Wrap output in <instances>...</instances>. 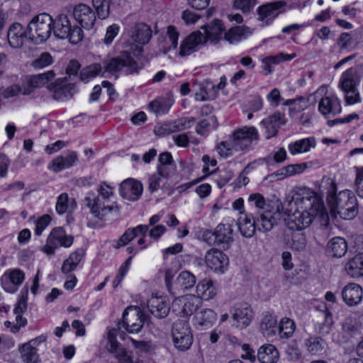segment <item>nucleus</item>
Here are the masks:
<instances>
[{
    "mask_svg": "<svg viewBox=\"0 0 363 363\" xmlns=\"http://www.w3.org/2000/svg\"><path fill=\"white\" fill-rule=\"evenodd\" d=\"M172 336L174 345L179 350L186 351L193 343L191 329L187 321L179 320L174 323Z\"/></svg>",
    "mask_w": 363,
    "mask_h": 363,
    "instance_id": "nucleus-10",
    "label": "nucleus"
},
{
    "mask_svg": "<svg viewBox=\"0 0 363 363\" xmlns=\"http://www.w3.org/2000/svg\"><path fill=\"white\" fill-rule=\"evenodd\" d=\"M104 67L106 72L116 73L123 70L126 74L138 73L140 69L137 62L127 52L105 61Z\"/></svg>",
    "mask_w": 363,
    "mask_h": 363,
    "instance_id": "nucleus-9",
    "label": "nucleus"
},
{
    "mask_svg": "<svg viewBox=\"0 0 363 363\" xmlns=\"http://www.w3.org/2000/svg\"><path fill=\"white\" fill-rule=\"evenodd\" d=\"M315 145L314 138H307L290 143L288 146V149L289 152L292 155H294L308 152L311 148L315 147Z\"/></svg>",
    "mask_w": 363,
    "mask_h": 363,
    "instance_id": "nucleus-37",
    "label": "nucleus"
},
{
    "mask_svg": "<svg viewBox=\"0 0 363 363\" xmlns=\"http://www.w3.org/2000/svg\"><path fill=\"white\" fill-rule=\"evenodd\" d=\"M119 190L123 198L130 201H135L140 198L143 186L140 182L129 178L121 184Z\"/></svg>",
    "mask_w": 363,
    "mask_h": 363,
    "instance_id": "nucleus-18",
    "label": "nucleus"
},
{
    "mask_svg": "<svg viewBox=\"0 0 363 363\" xmlns=\"http://www.w3.org/2000/svg\"><path fill=\"white\" fill-rule=\"evenodd\" d=\"M240 213L238 225L240 233L245 238H251L254 235L257 229L256 220H252L250 216L243 212Z\"/></svg>",
    "mask_w": 363,
    "mask_h": 363,
    "instance_id": "nucleus-40",
    "label": "nucleus"
},
{
    "mask_svg": "<svg viewBox=\"0 0 363 363\" xmlns=\"http://www.w3.org/2000/svg\"><path fill=\"white\" fill-rule=\"evenodd\" d=\"M167 179L162 177L158 173L155 172L150 176L148 179V190L154 192L160 188L161 184L164 183Z\"/></svg>",
    "mask_w": 363,
    "mask_h": 363,
    "instance_id": "nucleus-60",
    "label": "nucleus"
},
{
    "mask_svg": "<svg viewBox=\"0 0 363 363\" xmlns=\"http://www.w3.org/2000/svg\"><path fill=\"white\" fill-rule=\"evenodd\" d=\"M53 71H48L42 74L32 76L29 80V86L31 89L40 88L43 86H48L49 82L54 78Z\"/></svg>",
    "mask_w": 363,
    "mask_h": 363,
    "instance_id": "nucleus-46",
    "label": "nucleus"
},
{
    "mask_svg": "<svg viewBox=\"0 0 363 363\" xmlns=\"http://www.w3.org/2000/svg\"><path fill=\"white\" fill-rule=\"evenodd\" d=\"M27 307L26 301L24 298H20L14 308V313L16 316V322H11L6 320L4 322V326L9 328L11 332L13 333H18L21 328L25 327L27 325V320L23 318L21 314L26 311Z\"/></svg>",
    "mask_w": 363,
    "mask_h": 363,
    "instance_id": "nucleus-24",
    "label": "nucleus"
},
{
    "mask_svg": "<svg viewBox=\"0 0 363 363\" xmlns=\"http://www.w3.org/2000/svg\"><path fill=\"white\" fill-rule=\"evenodd\" d=\"M320 315L323 320L315 325V331L320 335H327L331 332L334 323L332 313L328 311H323Z\"/></svg>",
    "mask_w": 363,
    "mask_h": 363,
    "instance_id": "nucleus-38",
    "label": "nucleus"
},
{
    "mask_svg": "<svg viewBox=\"0 0 363 363\" xmlns=\"http://www.w3.org/2000/svg\"><path fill=\"white\" fill-rule=\"evenodd\" d=\"M111 0H92L93 6L99 18L106 19L109 16Z\"/></svg>",
    "mask_w": 363,
    "mask_h": 363,
    "instance_id": "nucleus-52",
    "label": "nucleus"
},
{
    "mask_svg": "<svg viewBox=\"0 0 363 363\" xmlns=\"http://www.w3.org/2000/svg\"><path fill=\"white\" fill-rule=\"evenodd\" d=\"M19 352L24 363H40L39 355L35 347L30 343H24L19 346Z\"/></svg>",
    "mask_w": 363,
    "mask_h": 363,
    "instance_id": "nucleus-44",
    "label": "nucleus"
},
{
    "mask_svg": "<svg viewBox=\"0 0 363 363\" xmlns=\"http://www.w3.org/2000/svg\"><path fill=\"white\" fill-rule=\"evenodd\" d=\"M254 316L252 309L247 305H241L234 308L232 318L234 320L233 325L240 329L247 327Z\"/></svg>",
    "mask_w": 363,
    "mask_h": 363,
    "instance_id": "nucleus-25",
    "label": "nucleus"
},
{
    "mask_svg": "<svg viewBox=\"0 0 363 363\" xmlns=\"http://www.w3.org/2000/svg\"><path fill=\"white\" fill-rule=\"evenodd\" d=\"M172 103L171 100L164 98L157 99L152 101L150 105L149 108L154 113H166L170 107L172 106Z\"/></svg>",
    "mask_w": 363,
    "mask_h": 363,
    "instance_id": "nucleus-49",
    "label": "nucleus"
},
{
    "mask_svg": "<svg viewBox=\"0 0 363 363\" xmlns=\"http://www.w3.org/2000/svg\"><path fill=\"white\" fill-rule=\"evenodd\" d=\"M318 111L324 116L337 115L342 111L340 100L334 94L326 95L320 100Z\"/></svg>",
    "mask_w": 363,
    "mask_h": 363,
    "instance_id": "nucleus-26",
    "label": "nucleus"
},
{
    "mask_svg": "<svg viewBox=\"0 0 363 363\" xmlns=\"http://www.w3.org/2000/svg\"><path fill=\"white\" fill-rule=\"evenodd\" d=\"M144 322L145 315L138 306L128 307L123 313V327L128 333H138Z\"/></svg>",
    "mask_w": 363,
    "mask_h": 363,
    "instance_id": "nucleus-14",
    "label": "nucleus"
},
{
    "mask_svg": "<svg viewBox=\"0 0 363 363\" xmlns=\"http://www.w3.org/2000/svg\"><path fill=\"white\" fill-rule=\"evenodd\" d=\"M306 246V239L303 234H295L291 238L290 243L291 249L296 251H301Z\"/></svg>",
    "mask_w": 363,
    "mask_h": 363,
    "instance_id": "nucleus-58",
    "label": "nucleus"
},
{
    "mask_svg": "<svg viewBox=\"0 0 363 363\" xmlns=\"http://www.w3.org/2000/svg\"><path fill=\"white\" fill-rule=\"evenodd\" d=\"M277 329V320L272 314L265 315L260 322V330L264 337H269L275 335Z\"/></svg>",
    "mask_w": 363,
    "mask_h": 363,
    "instance_id": "nucleus-41",
    "label": "nucleus"
},
{
    "mask_svg": "<svg viewBox=\"0 0 363 363\" xmlns=\"http://www.w3.org/2000/svg\"><path fill=\"white\" fill-rule=\"evenodd\" d=\"M192 117H185L177 119L172 122H169V130L175 132L182 131L191 127L194 122Z\"/></svg>",
    "mask_w": 363,
    "mask_h": 363,
    "instance_id": "nucleus-50",
    "label": "nucleus"
},
{
    "mask_svg": "<svg viewBox=\"0 0 363 363\" xmlns=\"http://www.w3.org/2000/svg\"><path fill=\"white\" fill-rule=\"evenodd\" d=\"M296 329V325L293 320L284 317L281 319L279 324V333L281 338H289L292 336Z\"/></svg>",
    "mask_w": 363,
    "mask_h": 363,
    "instance_id": "nucleus-48",
    "label": "nucleus"
},
{
    "mask_svg": "<svg viewBox=\"0 0 363 363\" xmlns=\"http://www.w3.org/2000/svg\"><path fill=\"white\" fill-rule=\"evenodd\" d=\"M287 209L286 226L292 230H303L308 228L314 218L325 211L322 199L311 189L296 188Z\"/></svg>",
    "mask_w": 363,
    "mask_h": 363,
    "instance_id": "nucleus-1",
    "label": "nucleus"
},
{
    "mask_svg": "<svg viewBox=\"0 0 363 363\" xmlns=\"http://www.w3.org/2000/svg\"><path fill=\"white\" fill-rule=\"evenodd\" d=\"M305 345L312 355H320L325 351V342L320 337H310L306 340Z\"/></svg>",
    "mask_w": 363,
    "mask_h": 363,
    "instance_id": "nucleus-42",
    "label": "nucleus"
},
{
    "mask_svg": "<svg viewBox=\"0 0 363 363\" xmlns=\"http://www.w3.org/2000/svg\"><path fill=\"white\" fill-rule=\"evenodd\" d=\"M216 150L218 154L224 157H228L233 155L235 149L231 145V140L229 138L226 141L220 142L217 146Z\"/></svg>",
    "mask_w": 363,
    "mask_h": 363,
    "instance_id": "nucleus-57",
    "label": "nucleus"
},
{
    "mask_svg": "<svg viewBox=\"0 0 363 363\" xmlns=\"http://www.w3.org/2000/svg\"><path fill=\"white\" fill-rule=\"evenodd\" d=\"M48 89L53 92L52 97L57 101H65L72 97L75 91L74 84H64L57 80L54 84H50Z\"/></svg>",
    "mask_w": 363,
    "mask_h": 363,
    "instance_id": "nucleus-29",
    "label": "nucleus"
},
{
    "mask_svg": "<svg viewBox=\"0 0 363 363\" xmlns=\"http://www.w3.org/2000/svg\"><path fill=\"white\" fill-rule=\"evenodd\" d=\"M257 358L261 363H276L279 358V353L273 345L267 344L259 347Z\"/></svg>",
    "mask_w": 363,
    "mask_h": 363,
    "instance_id": "nucleus-35",
    "label": "nucleus"
},
{
    "mask_svg": "<svg viewBox=\"0 0 363 363\" xmlns=\"http://www.w3.org/2000/svg\"><path fill=\"white\" fill-rule=\"evenodd\" d=\"M202 301L195 295H186L175 298L172 302V308L174 311L177 307H182L181 313L183 315L189 316L194 314L201 306Z\"/></svg>",
    "mask_w": 363,
    "mask_h": 363,
    "instance_id": "nucleus-16",
    "label": "nucleus"
},
{
    "mask_svg": "<svg viewBox=\"0 0 363 363\" xmlns=\"http://www.w3.org/2000/svg\"><path fill=\"white\" fill-rule=\"evenodd\" d=\"M130 38L132 43L135 44L145 45L152 38V30L146 23H136L130 30Z\"/></svg>",
    "mask_w": 363,
    "mask_h": 363,
    "instance_id": "nucleus-27",
    "label": "nucleus"
},
{
    "mask_svg": "<svg viewBox=\"0 0 363 363\" xmlns=\"http://www.w3.org/2000/svg\"><path fill=\"white\" fill-rule=\"evenodd\" d=\"M205 44V38L200 30L195 31L189 35L181 43L179 55L185 57L196 52L200 45Z\"/></svg>",
    "mask_w": 363,
    "mask_h": 363,
    "instance_id": "nucleus-21",
    "label": "nucleus"
},
{
    "mask_svg": "<svg viewBox=\"0 0 363 363\" xmlns=\"http://www.w3.org/2000/svg\"><path fill=\"white\" fill-rule=\"evenodd\" d=\"M352 43V38L349 33H342L337 40V47L340 50H347Z\"/></svg>",
    "mask_w": 363,
    "mask_h": 363,
    "instance_id": "nucleus-62",
    "label": "nucleus"
},
{
    "mask_svg": "<svg viewBox=\"0 0 363 363\" xmlns=\"http://www.w3.org/2000/svg\"><path fill=\"white\" fill-rule=\"evenodd\" d=\"M53 62L51 55L48 52L42 53L37 59L32 62V66L35 69H43Z\"/></svg>",
    "mask_w": 363,
    "mask_h": 363,
    "instance_id": "nucleus-55",
    "label": "nucleus"
},
{
    "mask_svg": "<svg viewBox=\"0 0 363 363\" xmlns=\"http://www.w3.org/2000/svg\"><path fill=\"white\" fill-rule=\"evenodd\" d=\"M231 145L235 151H247L253 141L257 140L259 134L253 126H243L235 130L229 136Z\"/></svg>",
    "mask_w": 363,
    "mask_h": 363,
    "instance_id": "nucleus-8",
    "label": "nucleus"
},
{
    "mask_svg": "<svg viewBox=\"0 0 363 363\" xmlns=\"http://www.w3.org/2000/svg\"><path fill=\"white\" fill-rule=\"evenodd\" d=\"M196 277L189 271L179 273L174 282V291H185L192 289L196 284Z\"/></svg>",
    "mask_w": 363,
    "mask_h": 363,
    "instance_id": "nucleus-33",
    "label": "nucleus"
},
{
    "mask_svg": "<svg viewBox=\"0 0 363 363\" xmlns=\"http://www.w3.org/2000/svg\"><path fill=\"white\" fill-rule=\"evenodd\" d=\"M68 195L66 193L61 194L58 198L55 205V209L58 214H64L68 209Z\"/></svg>",
    "mask_w": 363,
    "mask_h": 363,
    "instance_id": "nucleus-61",
    "label": "nucleus"
},
{
    "mask_svg": "<svg viewBox=\"0 0 363 363\" xmlns=\"http://www.w3.org/2000/svg\"><path fill=\"white\" fill-rule=\"evenodd\" d=\"M256 0H234L233 6L243 13H249L257 5Z\"/></svg>",
    "mask_w": 363,
    "mask_h": 363,
    "instance_id": "nucleus-59",
    "label": "nucleus"
},
{
    "mask_svg": "<svg viewBox=\"0 0 363 363\" xmlns=\"http://www.w3.org/2000/svg\"><path fill=\"white\" fill-rule=\"evenodd\" d=\"M52 32L59 39H68L72 44H77L83 38L82 29L78 26L71 27L67 16H60L55 22L53 21Z\"/></svg>",
    "mask_w": 363,
    "mask_h": 363,
    "instance_id": "nucleus-7",
    "label": "nucleus"
},
{
    "mask_svg": "<svg viewBox=\"0 0 363 363\" xmlns=\"http://www.w3.org/2000/svg\"><path fill=\"white\" fill-rule=\"evenodd\" d=\"M25 279L24 272L19 269L7 270L1 277V285L9 293L16 292Z\"/></svg>",
    "mask_w": 363,
    "mask_h": 363,
    "instance_id": "nucleus-17",
    "label": "nucleus"
},
{
    "mask_svg": "<svg viewBox=\"0 0 363 363\" xmlns=\"http://www.w3.org/2000/svg\"><path fill=\"white\" fill-rule=\"evenodd\" d=\"M282 208L279 200L268 203L267 208L256 219L257 229L263 233L270 231L281 220Z\"/></svg>",
    "mask_w": 363,
    "mask_h": 363,
    "instance_id": "nucleus-6",
    "label": "nucleus"
},
{
    "mask_svg": "<svg viewBox=\"0 0 363 363\" xmlns=\"http://www.w3.org/2000/svg\"><path fill=\"white\" fill-rule=\"evenodd\" d=\"M217 319L216 313L210 308H205L197 313L194 316L196 325L204 328L211 327Z\"/></svg>",
    "mask_w": 363,
    "mask_h": 363,
    "instance_id": "nucleus-39",
    "label": "nucleus"
},
{
    "mask_svg": "<svg viewBox=\"0 0 363 363\" xmlns=\"http://www.w3.org/2000/svg\"><path fill=\"white\" fill-rule=\"evenodd\" d=\"M117 335H120V337L123 338L119 329L117 328H113L108 333V351L113 354L114 357L117 359L118 363H134L131 353L117 341ZM135 363L141 362L140 361H137Z\"/></svg>",
    "mask_w": 363,
    "mask_h": 363,
    "instance_id": "nucleus-12",
    "label": "nucleus"
},
{
    "mask_svg": "<svg viewBox=\"0 0 363 363\" xmlns=\"http://www.w3.org/2000/svg\"><path fill=\"white\" fill-rule=\"evenodd\" d=\"M102 65L100 63H92L83 68L79 73L80 80L88 82L95 78L102 72Z\"/></svg>",
    "mask_w": 363,
    "mask_h": 363,
    "instance_id": "nucleus-47",
    "label": "nucleus"
},
{
    "mask_svg": "<svg viewBox=\"0 0 363 363\" xmlns=\"http://www.w3.org/2000/svg\"><path fill=\"white\" fill-rule=\"evenodd\" d=\"M286 2L277 1L266 3L257 9V21L261 23L262 26H267L281 13L285 11Z\"/></svg>",
    "mask_w": 363,
    "mask_h": 363,
    "instance_id": "nucleus-13",
    "label": "nucleus"
},
{
    "mask_svg": "<svg viewBox=\"0 0 363 363\" xmlns=\"http://www.w3.org/2000/svg\"><path fill=\"white\" fill-rule=\"evenodd\" d=\"M73 240L74 238L67 235L63 228H55L50 232L46 244L41 250L45 254L52 255L55 250L60 247H69L72 245Z\"/></svg>",
    "mask_w": 363,
    "mask_h": 363,
    "instance_id": "nucleus-11",
    "label": "nucleus"
},
{
    "mask_svg": "<svg viewBox=\"0 0 363 363\" xmlns=\"http://www.w3.org/2000/svg\"><path fill=\"white\" fill-rule=\"evenodd\" d=\"M147 305L150 312L157 318H162L168 314L169 306L164 297L152 296Z\"/></svg>",
    "mask_w": 363,
    "mask_h": 363,
    "instance_id": "nucleus-32",
    "label": "nucleus"
},
{
    "mask_svg": "<svg viewBox=\"0 0 363 363\" xmlns=\"http://www.w3.org/2000/svg\"><path fill=\"white\" fill-rule=\"evenodd\" d=\"M73 16L76 21L85 29L92 28L96 21L95 12L84 4H79L74 6Z\"/></svg>",
    "mask_w": 363,
    "mask_h": 363,
    "instance_id": "nucleus-15",
    "label": "nucleus"
},
{
    "mask_svg": "<svg viewBox=\"0 0 363 363\" xmlns=\"http://www.w3.org/2000/svg\"><path fill=\"white\" fill-rule=\"evenodd\" d=\"M53 30V19L49 14L40 13L30 21L28 31L30 39L38 43L45 42Z\"/></svg>",
    "mask_w": 363,
    "mask_h": 363,
    "instance_id": "nucleus-4",
    "label": "nucleus"
},
{
    "mask_svg": "<svg viewBox=\"0 0 363 363\" xmlns=\"http://www.w3.org/2000/svg\"><path fill=\"white\" fill-rule=\"evenodd\" d=\"M202 239L209 245H216L225 250L232 245L233 229L230 224L220 223L215 230H206L202 233Z\"/></svg>",
    "mask_w": 363,
    "mask_h": 363,
    "instance_id": "nucleus-5",
    "label": "nucleus"
},
{
    "mask_svg": "<svg viewBox=\"0 0 363 363\" xmlns=\"http://www.w3.org/2000/svg\"><path fill=\"white\" fill-rule=\"evenodd\" d=\"M248 202L252 203L259 210H265L267 208V203L264 197L259 193L251 194L248 197Z\"/></svg>",
    "mask_w": 363,
    "mask_h": 363,
    "instance_id": "nucleus-56",
    "label": "nucleus"
},
{
    "mask_svg": "<svg viewBox=\"0 0 363 363\" xmlns=\"http://www.w3.org/2000/svg\"><path fill=\"white\" fill-rule=\"evenodd\" d=\"M26 39V31L21 24L14 23L10 26L7 32V40L11 48H21Z\"/></svg>",
    "mask_w": 363,
    "mask_h": 363,
    "instance_id": "nucleus-28",
    "label": "nucleus"
},
{
    "mask_svg": "<svg viewBox=\"0 0 363 363\" xmlns=\"http://www.w3.org/2000/svg\"><path fill=\"white\" fill-rule=\"evenodd\" d=\"M345 270L352 278H359L363 276V253L356 255L349 259L345 264Z\"/></svg>",
    "mask_w": 363,
    "mask_h": 363,
    "instance_id": "nucleus-36",
    "label": "nucleus"
},
{
    "mask_svg": "<svg viewBox=\"0 0 363 363\" xmlns=\"http://www.w3.org/2000/svg\"><path fill=\"white\" fill-rule=\"evenodd\" d=\"M252 33V29L247 26H235L225 32L224 39L230 44H233L245 39Z\"/></svg>",
    "mask_w": 363,
    "mask_h": 363,
    "instance_id": "nucleus-34",
    "label": "nucleus"
},
{
    "mask_svg": "<svg viewBox=\"0 0 363 363\" xmlns=\"http://www.w3.org/2000/svg\"><path fill=\"white\" fill-rule=\"evenodd\" d=\"M135 238V235L133 233V230L128 228L119 239L113 241L112 246L115 249H119L128 245Z\"/></svg>",
    "mask_w": 363,
    "mask_h": 363,
    "instance_id": "nucleus-54",
    "label": "nucleus"
},
{
    "mask_svg": "<svg viewBox=\"0 0 363 363\" xmlns=\"http://www.w3.org/2000/svg\"><path fill=\"white\" fill-rule=\"evenodd\" d=\"M331 213L345 220L354 218L358 213L357 199L349 189L340 191L335 197H329L328 203Z\"/></svg>",
    "mask_w": 363,
    "mask_h": 363,
    "instance_id": "nucleus-3",
    "label": "nucleus"
},
{
    "mask_svg": "<svg viewBox=\"0 0 363 363\" xmlns=\"http://www.w3.org/2000/svg\"><path fill=\"white\" fill-rule=\"evenodd\" d=\"M202 34L205 38V43L209 40L213 43H218L224 36L225 28L220 20L215 19L209 25L201 28Z\"/></svg>",
    "mask_w": 363,
    "mask_h": 363,
    "instance_id": "nucleus-30",
    "label": "nucleus"
},
{
    "mask_svg": "<svg viewBox=\"0 0 363 363\" xmlns=\"http://www.w3.org/2000/svg\"><path fill=\"white\" fill-rule=\"evenodd\" d=\"M338 86L344 93L357 87L350 70L348 69L342 74Z\"/></svg>",
    "mask_w": 363,
    "mask_h": 363,
    "instance_id": "nucleus-53",
    "label": "nucleus"
},
{
    "mask_svg": "<svg viewBox=\"0 0 363 363\" xmlns=\"http://www.w3.org/2000/svg\"><path fill=\"white\" fill-rule=\"evenodd\" d=\"M113 188L102 182L98 189L99 195L91 199L85 198L86 206L90 208L91 215L99 219L106 220L111 216H118L120 208L117 203L111 201L113 196Z\"/></svg>",
    "mask_w": 363,
    "mask_h": 363,
    "instance_id": "nucleus-2",
    "label": "nucleus"
},
{
    "mask_svg": "<svg viewBox=\"0 0 363 363\" xmlns=\"http://www.w3.org/2000/svg\"><path fill=\"white\" fill-rule=\"evenodd\" d=\"M51 221V217L48 215L45 214L40 217L37 222L35 225V233L37 235H40L43 233V231L48 226V225L50 223Z\"/></svg>",
    "mask_w": 363,
    "mask_h": 363,
    "instance_id": "nucleus-63",
    "label": "nucleus"
},
{
    "mask_svg": "<svg viewBox=\"0 0 363 363\" xmlns=\"http://www.w3.org/2000/svg\"><path fill=\"white\" fill-rule=\"evenodd\" d=\"M354 186L356 194L363 199V167L358 168L357 170Z\"/></svg>",
    "mask_w": 363,
    "mask_h": 363,
    "instance_id": "nucleus-64",
    "label": "nucleus"
},
{
    "mask_svg": "<svg viewBox=\"0 0 363 363\" xmlns=\"http://www.w3.org/2000/svg\"><path fill=\"white\" fill-rule=\"evenodd\" d=\"M205 262L212 270L223 273L228 265L229 260L226 255L220 250L211 249L205 255Z\"/></svg>",
    "mask_w": 363,
    "mask_h": 363,
    "instance_id": "nucleus-20",
    "label": "nucleus"
},
{
    "mask_svg": "<svg viewBox=\"0 0 363 363\" xmlns=\"http://www.w3.org/2000/svg\"><path fill=\"white\" fill-rule=\"evenodd\" d=\"M78 161V155L72 150L67 151L65 155L55 157L48 164V169L54 172L73 167Z\"/></svg>",
    "mask_w": 363,
    "mask_h": 363,
    "instance_id": "nucleus-22",
    "label": "nucleus"
},
{
    "mask_svg": "<svg viewBox=\"0 0 363 363\" xmlns=\"http://www.w3.org/2000/svg\"><path fill=\"white\" fill-rule=\"evenodd\" d=\"M319 190L322 193H325L327 194V203L329 202L330 196L335 197L337 194V186L335 181L334 179L328 176H324L322 178L319 185Z\"/></svg>",
    "mask_w": 363,
    "mask_h": 363,
    "instance_id": "nucleus-45",
    "label": "nucleus"
},
{
    "mask_svg": "<svg viewBox=\"0 0 363 363\" xmlns=\"http://www.w3.org/2000/svg\"><path fill=\"white\" fill-rule=\"evenodd\" d=\"M217 125L216 117L215 116H209L197 124L196 132L200 135H205L210 128H216Z\"/></svg>",
    "mask_w": 363,
    "mask_h": 363,
    "instance_id": "nucleus-51",
    "label": "nucleus"
},
{
    "mask_svg": "<svg viewBox=\"0 0 363 363\" xmlns=\"http://www.w3.org/2000/svg\"><path fill=\"white\" fill-rule=\"evenodd\" d=\"M328 250L332 256L342 257L347 250V244L344 238L335 237L329 242Z\"/></svg>",
    "mask_w": 363,
    "mask_h": 363,
    "instance_id": "nucleus-43",
    "label": "nucleus"
},
{
    "mask_svg": "<svg viewBox=\"0 0 363 363\" xmlns=\"http://www.w3.org/2000/svg\"><path fill=\"white\" fill-rule=\"evenodd\" d=\"M195 295L200 300L209 301L213 299L218 294V288L213 281L208 279H203L199 281L196 286Z\"/></svg>",
    "mask_w": 363,
    "mask_h": 363,
    "instance_id": "nucleus-31",
    "label": "nucleus"
},
{
    "mask_svg": "<svg viewBox=\"0 0 363 363\" xmlns=\"http://www.w3.org/2000/svg\"><path fill=\"white\" fill-rule=\"evenodd\" d=\"M344 303L349 307L359 305L363 298V289L356 283H349L345 285L341 292Z\"/></svg>",
    "mask_w": 363,
    "mask_h": 363,
    "instance_id": "nucleus-19",
    "label": "nucleus"
},
{
    "mask_svg": "<svg viewBox=\"0 0 363 363\" xmlns=\"http://www.w3.org/2000/svg\"><path fill=\"white\" fill-rule=\"evenodd\" d=\"M285 122L284 114L277 112L263 119L260 125L265 130L266 138L269 139L277 135L278 129L285 124Z\"/></svg>",
    "mask_w": 363,
    "mask_h": 363,
    "instance_id": "nucleus-23",
    "label": "nucleus"
}]
</instances>
